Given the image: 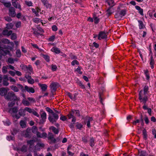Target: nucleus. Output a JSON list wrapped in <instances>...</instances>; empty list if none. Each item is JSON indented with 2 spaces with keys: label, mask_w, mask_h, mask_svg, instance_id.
<instances>
[{
  "label": "nucleus",
  "mask_w": 156,
  "mask_h": 156,
  "mask_svg": "<svg viewBox=\"0 0 156 156\" xmlns=\"http://www.w3.org/2000/svg\"><path fill=\"white\" fill-rule=\"evenodd\" d=\"M18 111V107H17L11 108L9 110V112L10 113L13 118H15L17 119L20 118V116L17 114Z\"/></svg>",
  "instance_id": "f257e3e1"
},
{
  "label": "nucleus",
  "mask_w": 156,
  "mask_h": 156,
  "mask_svg": "<svg viewBox=\"0 0 156 156\" xmlns=\"http://www.w3.org/2000/svg\"><path fill=\"white\" fill-rule=\"evenodd\" d=\"M6 98L11 101H18L19 99L12 91L9 92L6 96Z\"/></svg>",
  "instance_id": "f03ea898"
},
{
  "label": "nucleus",
  "mask_w": 156,
  "mask_h": 156,
  "mask_svg": "<svg viewBox=\"0 0 156 156\" xmlns=\"http://www.w3.org/2000/svg\"><path fill=\"white\" fill-rule=\"evenodd\" d=\"M126 13V10L125 9L117 11L115 14V17L118 20H120L122 17L125 15Z\"/></svg>",
  "instance_id": "7ed1b4c3"
},
{
  "label": "nucleus",
  "mask_w": 156,
  "mask_h": 156,
  "mask_svg": "<svg viewBox=\"0 0 156 156\" xmlns=\"http://www.w3.org/2000/svg\"><path fill=\"white\" fill-rule=\"evenodd\" d=\"M146 94H144L143 90H140L139 94V99L141 102H143L144 104H146L148 99Z\"/></svg>",
  "instance_id": "20e7f679"
},
{
  "label": "nucleus",
  "mask_w": 156,
  "mask_h": 156,
  "mask_svg": "<svg viewBox=\"0 0 156 156\" xmlns=\"http://www.w3.org/2000/svg\"><path fill=\"white\" fill-rule=\"evenodd\" d=\"M58 117V115L54 113L49 115L48 119L51 122L53 123L56 122Z\"/></svg>",
  "instance_id": "39448f33"
},
{
  "label": "nucleus",
  "mask_w": 156,
  "mask_h": 156,
  "mask_svg": "<svg viewBox=\"0 0 156 156\" xmlns=\"http://www.w3.org/2000/svg\"><path fill=\"white\" fill-rule=\"evenodd\" d=\"M0 59L2 58V55L4 56H6L7 55H8L9 56H11L12 55L9 50L6 49L5 48H3L0 46Z\"/></svg>",
  "instance_id": "423d86ee"
},
{
  "label": "nucleus",
  "mask_w": 156,
  "mask_h": 156,
  "mask_svg": "<svg viewBox=\"0 0 156 156\" xmlns=\"http://www.w3.org/2000/svg\"><path fill=\"white\" fill-rule=\"evenodd\" d=\"M59 86V85L57 82H53L51 83L50 86V87L51 92L53 93L54 92H55Z\"/></svg>",
  "instance_id": "0eeeda50"
},
{
  "label": "nucleus",
  "mask_w": 156,
  "mask_h": 156,
  "mask_svg": "<svg viewBox=\"0 0 156 156\" xmlns=\"http://www.w3.org/2000/svg\"><path fill=\"white\" fill-rule=\"evenodd\" d=\"M107 33L103 31L99 32L98 35V39L101 40L102 39H106L107 38Z\"/></svg>",
  "instance_id": "6e6552de"
},
{
  "label": "nucleus",
  "mask_w": 156,
  "mask_h": 156,
  "mask_svg": "<svg viewBox=\"0 0 156 156\" xmlns=\"http://www.w3.org/2000/svg\"><path fill=\"white\" fill-rule=\"evenodd\" d=\"M12 5L16 8H18L20 10H21V5L20 4L17 2V0H12Z\"/></svg>",
  "instance_id": "1a4fd4ad"
},
{
  "label": "nucleus",
  "mask_w": 156,
  "mask_h": 156,
  "mask_svg": "<svg viewBox=\"0 0 156 156\" xmlns=\"http://www.w3.org/2000/svg\"><path fill=\"white\" fill-rule=\"evenodd\" d=\"M9 15L12 17H14L16 16L15 9L13 7H10L9 9Z\"/></svg>",
  "instance_id": "9d476101"
},
{
  "label": "nucleus",
  "mask_w": 156,
  "mask_h": 156,
  "mask_svg": "<svg viewBox=\"0 0 156 156\" xmlns=\"http://www.w3.org/2000/svg\"><path fill=\"white\" fill-rule=\"evenodd\" d=\"M41 1L47 8L50 9L51 7V5L49 3L48 0H41Z\"/></svg>",
  "instance_id": "9b49d317"
},
{
  "label": "nucleus",
  "mask_w": 156,
  "mask_h": 156,
  "mask_svg": "<svg viewBox=\"0 0 156 156\" xmlns=\"http://www.w3.org/2000/svg\"><path fill=\"white\" fill-rule=\"evenodd\" d=\"M9 80L8 76L6 75H4L3 80V84L4 86H7L9 84L8 81Z\"/></svg>",
  "instance_id": "f8f14e48"
},
{
  "label": "nucleus",
  "mask_w": 156,
  "mask_h": 156,
  "mask_svg": "<svg viewBox=\"0 0 156 156\" xmlns=\"http://www.w3.org/2000/svg\"><path fill=\"white\" fill-rule=\"evenodd\" d=\"M24 133V136L26 137H29L30 136L31 130L30 128H27Z\"/></svg>",
  "instance_id": "ddd939ff"
},
{
  "label": "nucleus",
  "mask_w": 156,
  "mask_h": 156,
  "mask_svg": "<svg viewBox=\"0 0 156 156\" xmlns=\"http://www.w3.org/2000/svg\"><path fill=\"white\" fill-rule=\"evenodd\" d=\"M36 135L37 137L44 138H46L47 135V134L45 132L41 133L39 132H37Z\"/></svg>",
  "instance_id": "4468645a"
},
{
  "label": "nucleus",
  "mask_w": 156,
  "mask_h": 156,
  "mask_svg": "<svg viewBox=\"0 0 156 156\" xmlns=\"http://www.w3.org/2000/svg\"><path fill=\"white\" fill-rule=\"evenodd\" d=\"M18 112L19 114L18 115L20 116V118L21 116H24L26 115V111L25 108L24 109H20L18 111Z\"/></svg>",
  "instance_id": "2eb2a0df"
},
{
  "label": "nucleus",
  "mask_w": 156,
  "mask_h": 156,
  "mask_svg": "<svg viewBox=\"0 0 156 156\" xmlns=\"http://www.w3.org/2000/svg\"><path fill=\"white\" fill-rule=\"evenodd\" d=\"M86 120L87 121V126L88 128L90 127V122L93 121V119L92 117H87Z\"/></svg>",
  "instance_id": "dca6fc26"
},
{
  "label": "nucleus",
  "mask_w": 156,
  "mask_h": 156,
  "mask_svg": "<svg viewBox=\"0 0 156 156\" xmlns=\"http://www.w3.org/2000/svg\"><path fill=\"white\" fill-rule=\"evenodd\" d=\"M25 89L29 93H34L35 92L34 90L32 87H29L27 86H25Z\"/></svg>",
  "instance_id": "f3484780"
},
{
  "label": "nucleus",
  "mask_w": 156,
  "mask_h": 156,
  "mask_svg": "<svg viewBox=\"0 0 156 156\" xmlns=\"http://www.w3.org/2000/svg\"><path fill=\"white\" fill-rule=\"evenodd\" d=\"M7 93V90L5 88H0V94L2 96H5Z\"/></svg>",
  "instance_id": "a211bd4d"
},
{
  "label": "nucleus",
  "mask_w": 156,
  "mask_h": 156,
  "mask_svg": "<svg viewBox=\"0 0 156 156\" xmlns=\"http://www.w3.org/2000/svg\"><path fill=\"white\" fill-rule=\"evenodd\" d=\"M12 33V30H3L2 34L3 35L9 36Z\"/></svg>",
  "instance_id": "6ab92c4d"
},
{
  "label": "nucleus",
  "mask_w": 156,
  "mask_h": 156,
  "mask_svg": "<svg viewBox=\"0 0 156 156\" xmlns=\"http://www.w3.org/2000/svg\"><path fill=\"white\" fill-rule=\"evenodd\" d=\"M17 150L18 151H20L22 152H25L27 151V147L25 145H23L21 148H18Z\"/></svg>",
  "instance_id": "aec40b11"
},
{
  "label": "nucleus",
  "mask_w": 156,
  "mask_h": 156,
  "mask_svg": "<svg viewBox=\"0 0 156 156\" xmlns=\"http://www.w3.org/2000/svg\"><path fill=\"white\" fill-rule=\"evenodd\" d=\"M106 2L110 7H112L115 5L113 0H106Z\"/></svg>",
  "instance_id": "412c9836"
},
{
  "label": "nucleus",
  "mask_w": 156,
  "mask_h": 156,
  "mask_svg": "<svg viewBox=\"0 0 156 156\" xmlns=\"http://www.w3.org/2000/svg\"><path fill=\"white\" fill-rule=\"evenodd\" d=\"M39 85L42 91H45L47 89L48 86L46 84H39Z\"/></svg>",
  "instance_id": "4be33fe9"
},
{
  "label": "nucleus",
  "mask_w": 156,
  "mask_h": 156,
  "mask_svg": "<svg viewBox=\"0 0 156 156\" xmlns=\"http://www.w3.org/2000/svg\"><path fill=\"white\" fill-rule=\"evenodd\" d=\"M135 7L136 9L139 11V12L141 15L143 16L144 15L143 10L142 9H141L140 6L138 5L136 6Z\"/></svg>",
  "instance_id": "5701e85b"
},
{
  "label": "nucleus",
  "mask_w": 156,
  "mask_h": 156,
  "mask_svg": "<svg viewBox=\"0 0 156 156\" xmlns=\"http://www.w3.org/2000/svg\"><path fill=\"white\" fill-rule=\"evenodd\" d=\"M150 64L151 66V67L152 69H153L154 67V61L153 58V57H150V58L149 60Z\"/></svg>",
  "instance_id": "b1692460"
},
{
  "label": "nucleus",
  "mask_w": 156,
  "mask_h": 156,
  "mask_svg": "<svg viewBox=\"0 0 156 156\" xmlns=\"http://www.w3.org/2000/svg\"><path fill=\"white\" fill-rule=\"evenodd\" d=\"M22 103L25 106H29L30 105V103L25 99L22 100Z\"/></svg>",
  "instance_id": "393cba45"
},
{
  "label": "nucleus",
  "mask_w": 156,
  "mask_h": 156,
  "mask_svg": "<svg viewBox=\"0 0 156 156\" xmlns=\"http://www.w3.org/2000/svg\"><path fill=\"white\" fill-rule=\"evenodd\" d=\"M138 22L139 23V28L140 29H143L144 27H145V26H144L143 22L140 20H139L138 21Z\"/></svg>",
  "instance_id": "a878e982"
},
{
  "label": "nucleus",
  "mask_w": 156,
  "mask_h": 156,
  "mask_svg": "<svg viewBox=\"0 0 156 156\" xmlns=\"http://www.w3.org/2000/svg\"><path fill=\"white\" fill-rule=\"evenodd\" d=\"M51 51L56 54L60 53L61 51L59 49L56 47H53L51 49Z\"/></svg>",
  "instance_id": "bb28decb"
},
{
  "label": "nucleus",
  "mask_w": 156,
  "mask_h": 156,
  "mask_svg": "<svg viewBox=\"0 0 156 156\" xmlns=\"http://www.w3.org/2000/svg\"><path fill=\"white\" fill-rule=\"evenodd\" d=\"M46 114L45 112H43L41 115V118L43 122L45 121L46 119Z\"/></svg>",
  "instance_id": "cd10ccee"
},
{
  "label": "nucleus",
  "mask_w": 156,
  "mask_h": 156,
  "mask_svg": "<svg viewBox=\"0 0 156 156\" xmlns=\"http://www.w3.org/2000/svg\"><path fill=\"white\" fill-rule=\"evenodd\" d=\"M20 126L22 128H24L26 127V121H25L21 120L20 122Z\"/></svg>",
  "instance_id": "c85d7f7f"
},
{
  "label": "nucleus",
  "mask_w": 156,
  "mask_h": 156,
  "mask_svg": "<svg viewBox=\"0 0 156 156\" xmlns=\"http://www.w3.org/2000/svg\"><path fill=\"white\" fill-rule=\"evenodd\" d=\"M66 94L72 99L74 100L76 98V95H72V94L69 92H67Z\"/></svg>",
  "instance_id": "c756f323"
},
{
  "label": "nucleus",
  "mask_w": 156,
  "mask_h": 156,
  "mask_svg": "<svg viewBox=\"0 0 156 156\" xmlns=\"http://www.w3.org/2000/svg\"><path fill=\"white\" fill-rule=\"evenodd\" d=\"M11 89L15 92H18L19 91L18 88L14 85H12L10 87Z\"/></svg>",
  "instance_id": "7c9ffc66"
},
{
  "label": "nucleus",
  "mask_w": 156,
  "mask_h": 156,
  "mask_svg": "<svg viewBox=\"0 0 156 156\" xmlns=\"http://www.w3.org/2000/svg\"><path fill=\"white\" fill-rule=\"evenodd\" d=\"M73 114H75V115L78 117H80V112L79 110H74L72 111Z\"/></svg>",
  "instance_id": "2f4dec72"
},
{
  "label": "nucleus",
  "mask_w": 156,
  "mask_h": 156,
  "mask_svg": "<svg viewBox=\"0 0 156 156\" xmlns=\"http://www.w3.org/2000/svg\"><path fill=\"white\" fill-rule=\"evenodd\" d=\"M143 135L144 139L146 140L147 139V134L146 130L144 129L143 130Z\"/></svg>",
  "instance_id": "473e14b6"
},
{
  "label": "nucleus",
  "mask_w": 156,
  "mask_h": 156,
  "mask_svg": "<svg viewBox=\"0 0 156 156\" xmlns=\"http://www.w3.org/2000/svg\"><path fill=\"white\" fill-rule=\"evenodd\" d=\"M35 142V140H28L27 142V143L28 144H29L30 146V147H31V146L34 145V142Z\"/></svg>",
  "instance_id": "72a5a7b5"
},
{
  "label": "nucleus",
  "mask_w": 156,
  "mask_h": 156,
  "mask_svg": "<svg viewBox=\"0 0 156 156\" xmlns=\"http://www.w3.org/2000/svg\"><path fill=\"white\" fill-rule=\"evenodd\" d=\"M90 145L93 147L94 145V140L93 137H91L90 140Z\"/></svg>",
  "instance_id": "f704fd0d"
},
{
  "label": "nucleus",
  "mask_w": 156,
  "mask_h": 156,
  "mask_svg": "<svg viewBox=\"0 0 156 156\" xmlns=\"http://www.w3.org/2000/svg\"><path fill=\"white\" fill-rule=\"evenodd\" d=\"M31 130L32 132L35 134H36L37 133V132H38L37 131V128L35 126H34L32 127Z\"/></svg>",
  "instance_id": "c9c22d12"
},
{
  "label": "nucleus",
  "mask_w": 156,
  "mask_h": 156,
  "mask_svg": "<svg viewBox=\"0 0 156 156\" xmlns=\"http://www.w3.org/2000/svg\"><path fill=\"white\" fill-rule=\"evenodd\" d=\"M148 70H146L144 71V74L145 75L146 79L147 80H149L150 79L149 75L148 73Z\"/></svg>",
  "instance_id": "e433bc0d"
},
{
  "label": "nucleus",
  "mask_w": 156,
  "mask_h": 156,
  "mask_svg": "<svg viewBox=\"0 0 156 156\" xmlns=\"http://www.w3.org/2000/svg\"><path fill=\"white\" fill-rule=\"evenodd\" d=\"M111 7H110L107 10L106 14L108 16L110 15L112 13V11L111 9Z\"/></svg>",
  "instance_id": "4c0bfd02"
},
{
  "label": "nucleus",
  "mask_w": 156,
  "mask_h": 156,
  "mask_svg": "<svg viewBox=\"0 0 156 156\" xmlns=\"http://www.w3.org/2000/svg\"><path fill=\"white\" fill-rule=\"evenodd\" d=\"M8 67L6 66H3L2 68V71L3 73H5L7 72Z\"/></svg>",
  "instance_id": "58836bf2"
},
{
  "label": "nucleus",
  "mask_w": 156,
  "mask_h": 156,
  "mask_svg": "<svg viewBox=\"0 0 156 156\" xmlns=\"http://www.w3.org/2000/svg\"><path fill=\"white\" fill-rule=\"evenodd\" d=\"M26 111H27L30 113H32L34 109L26 107L25 108Z\"/></svg>",
  "instance_id": "ea45409f"
},
{
  "label": "nucleus",
  "mask_w": 156,
  "mask_h": 156,
  "mask_svg": "<svg viewBox=\"0 0 156 156\" xmlns=\"http://www.w3.org/2000/svg\"><path fill=\"white\" fill-rule=\"evenodd\" d=\"M51 129L52 131L55 134H57L58 133V129H56L54 127L52 126L51 127Z\"/></svg>",
  "instance_id": "a19ab883"
},
{
  "label": "nucleus",
  "mask_w": 156,
  "mask_h": 156,
  "mask_svg": "<svg viewBox=\"0 0 156 156\" xmlns=\"http://www.w3.org/2000/svg\"><path fill=\"white\" fill-rule=\"evenodd\" d=\"M33 21L35 23H38L41 22L42 20L39 18H35L33 19Z\"/></svg>",
  "instance_id": "79ce46f5"
},
{
  "label": "nucleus",
  "mask_w": 156,
  "mask_h": 156,
  "mask_svg": "<svg viewBox=\"0 0 156 156\" xmlns=\"http://www.w3.org/2000/svg\"><path fill=\"white\" fill-rule=\"evenodd\" d=\"M42 56L47 62H49L50 61V58L48 55H43Z\"/></svg>",
  "instance_id": "37998d69"
},
{
  "label": "nucleus",
  "mask_w": 156,
  "mask_h": 156,
  "mask_svg": "<svg viewBox=\"0 0 156 156\" xmlns=\"http://www.w3.org/2000/svg\"><path fill=\"white\" fill-rule=\"evenodd\" d=\"M147 154L146 151H142L140 153L139 156H146Z\"/></svg>",
  "instance_id": "c03bdc74"
},
{
  "label": "nucleus",
  "mask_w": 156,
  "mask_h": 156,
  "mask_svg": "<svg viewBox=\"0 0 156 156\" xmlns=\"http://www.w3.org/2000/svg\"><path fill=\"white\" fill-rule=\"evenodd\" d=\"M16 56L18 57H20L21 56V52L20 49L16 50Z\"/></svg>",
  "instance_id": "a18cd8bd"
},
{
  "label": "nucleus",
  "mask_w": 156,
  "mask_h": 156,
  "mask_svg": "<svg viewBox=\"0 0 156 156\" xmlns=\"http://www.w3.org/2000/svg\"><path fill=\"white\" fill-rule=\"evenodd\" d=\"M25 4L28 6H33V3L31 1H25Z\"/></svg>",
  "instance_id": "49530a36"
},
{
  "label": "nucleus",
  "mask_w": 156,
  "mask_h": 156,
  "mask_svg": "<svg viewBox=\"0 0 156 156\" xmlns=\"http://www.w3.org/2000/svg\"><path fill=\"white\" fill-rule=\"evenodd\" d=\"M148 90V87L147 86H145L144 89V94H147Z\"/></svg>",
  "instance_id": "de8ad7c7"
},
{
  "label": "nucleus",
  "mask_w": 156,
  "mask_h": 156,
  "mask_svg": "<svg viewBox=\"0 0 156 156\" xmlns=\"http://www.w3.org/2000/svg\"><path fill=\"white\" fill-rule=\"evenodd\" d=\"M31 10L32 11V12L35 15V16L37 17H39V14L37 13V11L36 9H34V8H32Z\"/></svg>",
  "instance_id": "09e8293b"
},
{
  "label": "nucleus",
  "mask_w": 156,
  "mask_h": 156,
  "mask_svg": "<svg viewBox=\"0 0 156 156\" xmlns=\"http://www.w3.org/2000/svg\"><path fill=\"white\" fill-rule=\"evenodd\" d=\"M76 126L77 127V129H81L83 127V125L81 123L77 122L76 123Z\"/></svg>",
  "instance_id": "8fccbe9b"
},
{
  "label": "nucleus",
  "mask_w": 156,
  "mask_h": 156,
  "mask_svg": "<svg viewBox=\"0 0 156 156\" xmlns=\"http://www.w3.org/2000/svg\"><path fill=\"white\" fill-rule=\"evenodd\" d=\"M82 141L85 143H87V136H84L82 138Z\"/></svg>",
  "instance_id": "3c124183"
},
{
  "label": "nucleus",
  "mask_w": 156,
  "mask_h": 156,
  "mask_svg": "<svg viewBox=\"0 0 156 156\" xmlns=\"http://www.w3.org/2000/svg\"><path fill=\"white\" fill-rule=\"evenodd\" d=\"M70 148H71V147H70V146H69L68 147L67 153H68V154H69V155H70L71 156H73L74 154V153L69 151V150L70 149Z\"/></svg>",
  "instance_id": "603ef678"
},
{
  "label": "nucleus",
  "mask_w": 156,
  "mask_h": 156,
  "mask_svg": "<svg viewBox=\"0 0 156 156\" xmlns=\"http://www.w3.org/2000/svg\"><path fill=\"white\" fill-rule=\"evenodd\" d=\"M13 27V25L12 23H8L6 25V27L9 29H12Z\"/></svg>",
  "instance_id": "864d4df0"
},
{
  "label": "nucleus",
  "mask_w": 156,
  "mask_h": 156,
  "mask_svg": "<svg viewBox=\"0 0 156 156\" xmlns=\"http://www.w3.org/2000/svg\"><path fill=\"white\" fill-rule=\"evenodd\" d=\"M12 101L9 102L8 103V105L9 107H12L15 104L16 101Z\"/></svg>",
  "instance_id": "5fc2aeb1"
},
{
  "label": "nucleus",
  "mask_w": 156,
  "mask_h": 156,
  "mask_svg": "<svg viewBox=\"0 0 156 156\" xmlns=\"http://www.w3.org/2000/svg\"><path fill=\"white\" fill-rule=\"evenodd\" d=\"M10 64L13 63L14 62V60L13 59L11 58H8L7 61Z\"/></svg>",
  "instance_id": "6e6d98bb"
},
{
  "label": "nucleus",
  "mask_w": 156,
  "mask_h": 156,
  "mask_svg": "<svg viewBox=\"0 0 156 156\" xmlns=\"http://www.w3.org/2000/svg\"><path fill=\"white\" fill-rule=\"evenodd\" d=\"M27 82L30 84H33L34 82V81L33 79H32V78H31L29 79H28L27 80Z\"/></svg>",
  "instance_id": "4d7b16f0"
},
{
  "label": "nucleus",
  "mask_w": 156,
  "mask_h": 156,
  "mask_svg": "<svg viewBox=\"0 0 156 156\" xmlns=\"http://www.w3.org/2000/svg\"><path fill=\"white\" fill-rule=\"evenodd\" d=\"M11 39L12 40H15L16 38V35L15 33L12 34L11 35Z\"/></svg>",
  "instance_id": "13d9d810"
},
{
  "label": "nucleus",
  "mask_w": 156,
  "mask_h": 156,
  "mask_svg": "<svg viewBox=\"0 0 156 156\" xmlns=\"http://www.w3.org/2000/svg\"><path fill=\"white\" fill-rule=\"evenodd\" d=\"M27 72L30 73V74H31V73L33 72V68L32 67V66L31 65H29V67L28 69V71H27Z\"/></svg>",
  "instance_id": "bf43d9fd"
},
{
  "label": "nucleus",
  "mask_w": 156,
  "mask_h": 156,
  "mask_svg": "<svg viewBox=\"0 0 156 156\" xmlns=\"http://www.w3.org/2000/svg\"><path fill=\"white\" fill-rule=\"evenodd\" d=\"M20 67H21L22 70H23L24 71L26 72V68H27V66L26 65L21 64L20 65Z\"/></svg>",
  "instance_id": "052dcab7"
},
{
  "label": "nucleus",
  "mask_w": 156,
  "mask_h": 156,
  "mask_svg": "<svg viewBox=\"0 0 156 156\" xmlns=\"http://www.w3.org/2000/svg\"><path fill=\"white\" fill-rule=\"evenodd\" d=\"M79 63L76 60H73L71 63V65L72 66H74L75 64L78 65Z\"/></svg>",
  "instance_id": "680f3d73"
},
{
  "label": "nucleus",
  "mask_w": 156,
  "mask_h": 156,
  "mask_svg": "<svg viewBox=\"0 0 156 156\" xmlns=\"http://www.w3.org/2000/svg\"><path fill=\"white\" fill-rule=\"evenodd\" d=\"M27 99L30 102L34 103V102H35V99L31 97H28L27 98Z\"/></svg>",
  "instance_id": "e2e57ef3"
},
{
  "label": "nucleus",
  "mask_w": 156,
  "mask_h": 156,
  "mask_svg": "<svg viewBox=\"0 0 156 156\" xmlns=\"http://www.w3.org/2000/svg\"><path fill=\"white\" fill-rule=\"evenodd\" d=\"M9 80L10 82H12L13 84H15L16 83L15 80L11 77H9Z\"/></svg>",
  "instance_id": "0e129e2a"
},
{
  "label": "nucleus",
  "mask_w": 156,
  "mask_h": 156,
  "mask_svg": "<svg viewBox=\"0 0 156 156\" xmlns=\"http://www.w3.org/2000/svg\"><path fill=\"white\" fill-rule=\"evenodd\" d=\"M7 139L9 141L13 140L14 139V137L11 136H8L6 137Z\"/></svg>",
  "instance_id": "69168bd1"
},
{
  "label": "nucleus",
  "mask_w": 156,
  "mask_h": 156,
  "mask_svg": "<svg viewBox=\"0 0 156 156\" xmlns=\"http://www.w3.org/2000/svg\"><path fill=\"white\" fill-rule=\"evenodd\" d=\"M51 69L53 71H55L57 69V66L55 65H52L51 66Z\"/></svg>",
  "instance_id": "338daca9"
},
{
  "label": "nucleus",
  "mask_w": 156,
  "mask_h": 156,
  "mask_svg": "<svg viewBox=\"0 0 156 156\" xmlns=\"http://www.w3.org/2000/svg\"><path fill=\"white\" fill-rule=\"evenodd\" d=\"M3 4L4 6L7 7H9L11 6V4L10 2H4Z\"/></svg>",
  "instance_id": "774afa93"
}]
</instances>
